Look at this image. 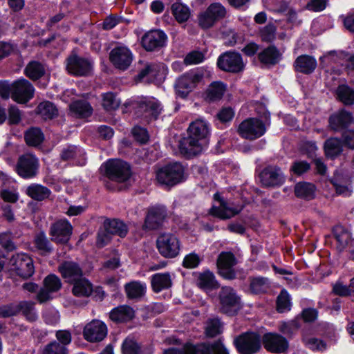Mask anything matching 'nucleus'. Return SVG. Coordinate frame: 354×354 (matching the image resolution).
I'll return each instance as SVG.
<instances>
[{
	"instance_id": "1",
	"label": "nucleus",
	"mask_w": 354,
	"mask_h": 354,
	"mask_svg": "<svg viewBox=\"0 0 354 354\" xmlns=\"http://www.w3.org/2000/svg\"><path fill=\"white\" fill-rule=\"evenodd\" d=\"M188 136L179 144L180 153L187 158L201 153L206 145V138L209 134V124L202 119L192 122L187 129Z\"/></svg>"
},
{
	"instance_id": "2",
	"label": "nucleus",
	"mask_w": 354,
	"mask_h": 354,
	"mask_svg": "<svg viewBox=\"0 0 354 354\" xmlns=\"http://www.w3.org/2000/svg\"><path fill=\"white\" fill-rule=\"evenodd\" d=\"M64 64L66 73L75 77H87L91 76L94 71L93 61L79 55L76 48L69 53Z\"/></svg>"
},
{
	"instance_id": "3",
	"label": "nucleus",
	"mask_w": 354,
	"mask_h": 354,
	"mask_svg": "<svg viewBox=\"0 0 354 354\" xmlns=\"http://www.w3.org/2000/svg\"><path fill=\"white\" fill-rule=\"evenodd\" d=\"M216 66L221 71L239 75L245 68L241 54L234 50L222 53L217 58Z\"/></svg>"
},
{
	"instance_id": "4",
	"label": "nucleus",
	"mask_w": 354,
	"mask_h": 354,
	"mask_svg": "<svg viewBox=\"0 0 354 354\" xmlns=\"http://www.w3.org/2000/svg\"><path fill=\"white\" fill-rule=\"evenodd\" d=\"M219 312L234 316L241 310V300L236 292L230 286H223L218 292Z\"/></svg>"
},
{
	"instance_id": "5",
	"label": "nucleus",
	"mask_w": 354,
	"mask_h": 354,
	"mask_svg": "<svg viewBox=\"0 0 354 354\" xmlns=\"http://www.w3.org/2000/svg\"><path fill=\"white\" fill-rule=\"evenodd\" d=\"M156 179L160 184L174 186L185 179V169L178 162L169 164L157 171Z\"/></svg>"
},
{
	"instance_id": "6",
	"label": "nucleus",
	"mask_w": 354,
	"mask_h": 354,
	"mask_svg": "<svg viewBox=\"0 0 354 354\" xmlns=\"http://www.w3.org/2000/svg\"><path fill=\"white\" fill-rule=\"evenodd\" d=\"M226 14V8L221 3H212L204 12L198 15V25L203 30L209 29L224 19Z\"/></svg>"
},
{
	"instance_id": "7",
	"label": "nucleus",
	"mask_w": 354,
	"mask_h": 354,
	"mask_svg": "<svg viewBox=\"0 0 354 354\" xmlns=\"http://www.w3.org/2000/svg\"><path fill=\"white\" fill-rule=\"evenodd\" d=\"M104 166L106 176L111 180L124 183L131 176L129 165L121 160H109Z\"/></svg>"
},
{
	"instance_id": "8",
	"label": "nucleus",
	"mask_w": 354,
	"mask_h": 354,
	"mask_svg": "<svg viewBox=\"0 0 354 354\" xmlns=\"http://www.w3.org/2000/svg\"><path fill=\"white\" fill-rule=\"evenodd\" d=\"M234 343L241 354H254L261 348L260 336L252 332H247L236 337Z\"/></svg>"
},
{
	"instance_id": "9",
	"label": "nucleus",
	"mask_w": 354,
	"mask_h": 354,
	"mask_svg": "<svg viewBox=\"0 0 354 354\" xmlns=\"http://www.w3.org/2000/svg\"><path fill=\"white\" fill-rule=\"evenodd\" d=\"M167 35L162 30L154 29L145 32L141 37L142 47L147 52L159 50L167 46Z\"/></svg>"
},
{
	"instance_id": "10",
	"label": "nucleus",
	"mask_w": 354,
	"mask_h": 354,
	"mask_svg": "<svg viewBox=\"0 0 354 354\" xmlns=\"http://www.w3.org/2000/svg\"><path fill=\"white\" fill-rule=\"evenodd\" d=\"M156 245L160 254L167 258L176 257L180 252V242L173 234L163 233L156 241Z\"/></svg>"
},
{
	"instance_id": "11",
	"label": "nucleus",
	"mask_w": 354,
	"mask_h": 354,
	"mask_svg": "<svg viewBox=\"0 0 354 354\" xmlns=\"http://www.w3.org/2000/svg\"><path fill=\"white\" fill-rule=\"evenodd\" d=\"M205 73V71L200 68L185 73L177 79L174 88H192L198 85H205V79H207Z\"/></svg>"
},
{
	"instance_id": "12",
	"label": "nucleus",
	"mask_w": 354,
	"mask_h": 354,
	"mask_svg": "<svg viewBox=\"0 0 354 354\" xmlns=\"http://www.w3.org/2000/svg\"><path fill=\"white\" fill-rule=\"evenodd\" d=\"M39 167V160L35 155L25 153L19 158L16 171L23 178H32L37 176Z\"/></svg>"
},
{
	"instance_id": "13",
	"label": "nucleus",
	"mask_w": 354,
	"mask_h": 354,
	"mask_svg": "<svg viewBox=\"0 0 354 354\" xmlns=\"http://www.w3.org/2000/svg\"><path fill=\"white\" fill-rule=\"evenodd\" d=\"M238 131L243 138L252 140L261 137L266 133V128L261 120L248 118L239 124Z\"/></svg>"
},
{
	"instance_id": "14",
	"label": "nucleus",
	"mask_w": 354,
	"mask_h": 354,
	"mask_svg": "<svg viewBox=\"0 0 354 354\" xmlns=\"http://www.w3.org/2000/svg\"><path fill=\"white\" fill-rule=\"evenodd\" d=\"M133 53L126 46H116L109 53V61L113 66L120 71H126L133 61Z\"/></svg>"
},
{
	"instance_id": "15",
	"label": "nucleus",
	"mask_w": 354,
	"mask_h": 354,
	"mask_svg": "<svg viewBox=\"0 0 354 354\" xmlns=\"http://www.w3.org/2000/svg\"><path fill=\"white\" fill-rule=\"evenodd\" d=\"M136 114L149 120H156L160 114L162 106L154 97H145L136 102Z\"/></svg>"
},
{
	"instance_id": "16",
	"label": "nucleus",
	"mask_w": 354,
	"mask_h": 354,
	"mask_svg": "<svg viewBox=\"0 0 354 354\" xmlns=\"http://www.w3.org/2000/svg\"><path fill=\"white\" fill-rule=\"evenodd\" d=\"M12 269L17 275L28 279L35 272L33 260L26 254H17L10 259Z\"/></svg>"
},
{
	"instance_id": "17",
	"label": "nucleus",
	"mask_w": 354,
	"mask_h": 354,
	"mask_svg": "<svg viewBox=\"0 0 354 354\" xmlns=\"http://www.w3.org/2000/svg\"><path fill=\"white\" fill-rule=\"evenodd\" d=\"M72 232L71 224L66 219H60L51 224L49 234L52 241L64 244L70 240Z\"/></svg>"
},
{
	"instance_id": "18",
	"label": "nucleus",
	"mask_w": 354,
	"mask_h": 354,
	"mask_svg": "<svg viewBox=\"0 0 354 354\" xmlns=\"http://www.w3.org/2000/svg\"><path fill=\"white\" fill-rule=\"evenodd\" d=\"M106 324L98 319H93L88 323L83 330V335L90 342H98L103 340L107 335Z\"/></svg>"
},
{
	"instance_id": "19",
	"label": "nucleus",
	"mask_w": 354,
	"mask_h": 354,
	"mask_svg": "<svg viewBox=\"0 0 354 354\" xmlns=\"http://www.w3.org/2000/svg\"><path fill=\"white\" fill-rule=\"evenodd\" d=\"M236 263L234 255L232 252H223L217 259V267L219 274L225 279H235L236 273L233 266Z\"/></svg>"
},
{
	"instance_id": "20",
	"label": "nucleus",
	"mask_w": 354,
	"mask_h": 354,
	"mask_svg": "<svg viewBox=\"0 0 354 354\" xmlns=\"http://www.w3.org/2000/svg\"><path fill=\"white\" fill-rule=\"evenodd\" d=\"M261 183L263 187H277L285 181V176L281 169L277 166H268L259 174Z\"/></svg>"
},
{
	"instance_id": "21",
	"label": "nucleus",
	"mask_w": 354,
	"mask_h": 354,
	"mask_svg": "<svg viewBox=\"0 0 354 354\" xmlns=\"http://www.w3.org/2000/svg\"><path fill=\"white\" fill-rule=\"evenodd\" d=\"M44 288H41L37 295L39 303H44L53 298L51 294L59 291L62 288L60 279L55 274H49L46 277L43 281Z\"/></svg>"
},
{
	"instance_id": "22",
	"label": "nucleus",
	"mask_w": 354,
	"mask_h": 354,
	"mask_svg": "<svg viewBox=\"0 0 354 354\" xmlns=\"http://www.w3.org/2000/svg\"><path fill=\"white\" fill-rule=\"evenodd\" d=\"M262 342L268 351L274 353H284L288 348L287 339L277 333H266L263 336Z\"/></svg>"
},
{
	"instance_id": "23",
	"label": "nucleus",
	"mask_w": 354,
	"mask_h": 354,
	"mask_svg": "<svg viewBox=\"0 0 354 354\" xmlns=\"http://www.w3.org/2000/svg\"><path fill=\"white\" fill-rule=\"evenodd\" d=\"M257 57L261 64L271 67L277 65L282 60L283 54L274 44H270L260 51Z\"/></svg>"
},
{
	"instance_id": "24",
	"label": "nucleus",
	"mask_w": 354,
	"mask_h": 354,
	"mask_svg": "<svg viewBox=\"0 0 354 354\" xmlns=\"http://www.w3.org/2000/svg\"><path fill=\"white\" fill-rule=\"evenodd\" d=\"M166 216V209L164 206L151 207L147 214L145 227L148 230H155L159 227Z\"/></svg>"
},
{
	"instance_id": "25",
	"label": "nucleus",
	"mask_w": 354,
	"mask_h": 354,
	"mask_svg": "<svg viewBox=\"0 0 354 354\" xmlns=\"http://www.w3.org/2000/svg\"><path fill=\"white\" fill-rule=\"evenodd\" d=\"M317 62L316 59L309 55H301L298 56L293 64L296 72L306 75L312 74L316 69Z\"/></svg>"
},
{
	"instance_id": "26",
	"label": "nucleus",
	"mask_w": 354,
	"mask_h": 354,
	"mask_svg": "<svg viewBox=\"0 0 354 354\" xmlns=\"http://www.w3.org/2000/svg\"><path fill=\"white\" fill-rule=\"evenodd\" d=\"M59 271L68 283H71L83 276V272L80 266L74 261H64L59 266Z\"/></svg>"
},
{
	"instance_id": "27",
	"label": "nucleus",
	"mask_w": 354,
	"mask_h": 354,
	"mask_svg": "<svg viewBox=\"0 0 354 354\" xmlns=\"http://www.w3.org/2000/svg\"><path fill=\"white\" fill-rule=\"evenodd\" d=\"M122 354H153V349L151 346H141L132 337H127L122 344Z\"/></svg>"
},
{
	"instance_id": "28",
	"label": "nucleus",
	"mask_w": 354,
	"mask_h": 354,
	"mask_svg": "<svg viewBox=\"0 0 354 354\" xmlns=\"http://www.w3.org/2000/svg\"><path fill=\"white\" fill-rule=\"evenodd\" d=\"M241 210L242 207H232L222 201L219 207H212L210 209L209 214L221 219H228L238 214Z\"/></svg>"
},
{
	"instance_id": "29",
	"label": "nucleus",
	"mask_w": 354,
	"mask_h": 354,
	"mask_svg": "<svg viewBox=\"0 0 354 354\" xmlns=\"http://www.w3.org/2000/svg\"><path fill=\"white\" fill-rule=\"evenodd\" d=\"M135 315L134 310L127 305L113 308L109 314L110 319L116 323L127 322L131 320Z\"/></svg>"
},
{
	"instance_id": "30",
	"label": "nucleus",
	"mask_w": 354,
	"mask_h": 354,
	"mask_svg": "<svg viewBox=\"0 0 354 354\" xmlns=\"http://www.w3.org/2000/svg\"><path fill=\"white\" fill-rule=\"evenodd\" d=\"M351 121V114L344 110L334 113L329 118L330 127L335 131H339L346 128Z\"/></svg>"
},
{
	"instance_id": "31",
	"label": "nucleus",
	"mask_w": 354,
	"mask_h": 354,
	"mask_svg": "<svg viewBox=\"0 0 354 354\" xmlns=\"http://www.w3.org/2000/svg\"><path fill=\"white\" fill-rule=\"evenodd\" d=\"M196 283L201 289L205 291L216 289L219 286L215 276L209 270L198 274Z\"/></svg>"
},
{
	"instance_id": "32",
	"label": "nucleus",
	"mask_w": 354,
	"mask_h": 354,
	"mask_svg": "<svg viewBox=\"0 0 354 354\" xmlns=\"http://www.w3.org/2000/svg\"><path fill=\"white\" fill-rule=\"evenodd\" d=\"M71 283L73 285L72 292L77 297H88L93 292L91 283L83 276Z\"/></svg>"
},
{
	"instance_id": "33",
	"label": "nucleus",
	"mask_w": 354,
	"mask_h": 354,
	"mask_svg": "<svg viewBox=\"0 0 354 354\" xmlns=\"http://www.w3.org/2000/svg\"><path fill=\"white\" fill-rule=\"evenodd\" d=\"M151 283L152 288L156 292L169 288L172 285L171 278L169 272L153 274L151 277Z\"/></svg>"
},
{
	"instance_id": "34",
	"label": "nucleus",
	"mask_w": 354,
	"mask_h": 354,
	"mask_svg": "<svg viewBox=\"0 0 354 354\" xmlns=\"http://www.w3.org/2000/svg\"><path fill=\"white\" fill-rule=\"evenodd\" d=\"M50 190L45 186L32 183L26 190V194L32 199L41 201L48 198L50 194Z\"/></svg>"
},
{
	"instance_id": "35",
	"label": "nucleus",
	"mask_w": 354,
	"mask_h": 354,
	"mask_svg": "<svg viewBox=\"0 0 354 354\" xmlns=\"http://www.w3.org/2000/svg\"><path fill=\"white\" fill-rule=\"evenodd\" d=\"M36 113L44 120H52L58 115V110L50 102H41L36 109Z\"/></svg>"
},
{
	"instance_id": "36",
	"label": "nucleus",
	"mask_w": 354,
	"mask_h": 354,
	"mask_svg": "<svg viewBox=\"0 0 354 354\" xmlns=\"http://www.w3.org/2000/svg\"><path fill=\"white\" fill-rule=\"evenodd\" d=\"M349 183V178L347 176H344L339 172H336L331 180V183L335 187L336 192L345 196H348L351 193L348 187Z\"/></svg>"
},
{
	"instance_id": "37",
	"label": "nucleus",
	"mask_w": 354,
	"mask_h": 354,
	"mask_svg": "<svg viewBox=\"0 0 354 354\" xmlns=\"http://www.w3.org/2000/svg\"><path fill=\"white\" fill-rule=\"evenodd\" d=\"M70 109L79 118H86L91 115L93 108L85 100H75L70 104Z\"/></svg>"
},
{
	"instance_id": "38",
	"label": "nucleus",
	"mask_w": 354,
	"mask_h": 354,
	"mask_svg": "<svg viewBox=\"0 0 354 354\" xmlns=\"http://www.w3.org/2000/svg\"><path fill=\"white\" fill-rule=\"evenodd\" d=\"M127 296L129 299H138L144 296L146 285L139 281H131L124 286Z\"/></svg>"
},
{
	"instance_id": "39",
	"label": "nucleus",
	"mask_w": 354,
	"mask_h": 354,
	"mask_svg": "<svg viewBox=\"0 0 354 354\" xmlns=\"http://www.w3.org/2000/svg\"><path fill=\"white\" fill-rule=\"evenodd\" d=\"M334 236L337 242V248L340 252L344 250L351 241V233L342 226L335 227Z\"/></svg>"
},
{
	"instance_id": "40",
	"label": "nucleus",
	"mask_w": 354,
	"mask_h": 354,
	"mask_svg": "<svg viewBox=\"0 0 354 354\" xmlns=\"http://www.w3.org/2000/svg\"><path fill=\"white\" fill-rule=\"evenodd\" d=\"M103 224L106 230L112 235L116 234L120 237H124L128 231L126 225L118 219L106 220Z\"/></svg>"
},
{
	"instance_id": "41",
	"label": "nucleus",
	"mask_w": 354,
	"mask_h": 354,
	"mask_svg": "<svg viewBox=\"0 0 354 354\" xmlns=\"http://www.w3.org/2000/svg\"><path fill=\"white\" fill-rule=\"evenodd\" d=\"M171 11L176 20L180 24L186 22L190 17L189 7L181 3H174L171 7Z\"/></svg>"
},
{
	"instance_id": "42",
	"label": "nucleus",
	"mask_w": 354,
	"mask_h": 354,
	"mask_svg": "<svg viewBox=\"0 0 354 354\" xmlns=\"http://www.w3.org/2000/svg\"><path fill=\"white\" fill-rule=\"evenodd\" d=\"M25 74L32 80H37L45 74V69L38 61H31L25 68Z\"/></svg>"
},
{
	"instance_id": "43",
	"label": "nucleus",
	"mask_w": 354,
	"mask_h": 354,
	"mask_svg": "<svg viewBox=\"0 0 354 354\" xmlns=\"http://www.w3.org/2000/svg\"><path fill=\"white\" fill-rule=\"evenodd\" d=\"M324 151L327 157L334 158L342 151V145L340 140L330 138L324 143Z\"/></svg>"
},
{
	"instance_id": "44",
	"label": "nucleus",
	"mask_w": 354,
	"mask_h": 354,
	"mask_svg": "<svg viewBox=\"0 0 354 354\" xmlns=\"http://www.w3.org/2000/svg\"><path fill=\"white\" fill-rule=\"evenodd\" d=\"M35 302L29 301H22L17 306V313L21 312L26 319L30 322L35 321L37 319V315L35 308Z\"/></svg>"
},
{
	"instance_id": "45",
	"label": "nucleus",
	"mask_w": 354,
	"mask_h": 354,
	"mask_svg": "<svg viewBox=\"0 0 354 354\" xmlns=\"http://www.w3.org/2000/svg\"><path fill=\"white\" fill-rule=\"evenodd\" d=\"M26 143L30 146H38L44 140V134L37 127H32L27 130L24 135Z\"/></svg>"
},
{
	"instance_id": "46",
	"label": "nucleus",
	"mask_w": 354,
	"mask_h": 354,
	"mask_svg": "<svg viewBox=\"0 0 354 354\" xmlns=\"http://www.w3.org/2000/svg\"><path fill=\"white\" fill-rule=\"evenodd\" d=\"M295 193L297 197L312 199L315 195V186L308 183H299L295 187Z\"/></svg>"
},
{
	"instance_id": "47",
	"label": "nucleus",
	"mask_w": 354,
	"mask_h": 354,
	"mask_svg": "<svg viewBox=\"0 0 354 354\" xmlns=\"http://www.w3.org/2000/svg\"><path fill=\"white\" fill-rule=\"evenodd\" d=\"M34 244L42 254H48L53 251V246L44 232L35 235Z\"/></svg>"
},
{
	"instance_id": "48",
	"label": "nucleus",
	"mask_w": 354,
	"mask_h": 354,
	"mask_svg": "<svg viewBox=\"0 0 354 354\" xmlns=\"http://www.w3.org/2000/svg\"><path fill=\"white\" fill-rule=\"evenodd\" d=\"M0 88H34V87L28 80L21 77L13 82L1 80Z\"/></svg>"
},
{
	"instance_id": "49",
	"label": "nucleus",
	"mask_w": 354,
	"mask_h": 354,
	"mask_svg": "<svg viewBox=\"0 0 354 354\" xmlns=\"http://www.w3.org/2000/svg\"><path fill=\"white\" fill-rule=\"evenodd\" d=\"M223 331V324L220 319L212 318L207 319L205 326V334L207 336L214 337L221 333Z\"/></svg>"
},
{
	"instance_id": "50",
	"label": "nucleus",
	"mask_w": 354,
	"mask_h": 354,
	"mask_svg": "<svg viewBox=\"0 0 354 354\" xmlns=\"http://www.w3.org/2000/svg\"><path fill=\"white\" fill-rule=\"evenodd\" d=\"M102 104L106 111L115 110L119 107L120 100L113 92L109 91L102 95Z\"/></svg>"
},
{
	"instance_id": "51",
	"label": "nucleus",
	"mask_w": 354,
	"mask_h": 354,
	"mask_svg": "<svg viewBox=\"0 0 354 354\" xmlns=\"http://www.w3.org/2000/svg\"><path fill=\"white\" fill-rule=\"evenodd\" d=\"M185 351L187 354H212L211 344H187L185 345Z\"/></svg>"
},
{
	"instance_id": "52",
	"label": "nucleus",
	"mask_w": 354,
	"mask_h": 354,
	"mask_svg": "<svg viewBox=\"0 0 354 354\" xmlns=\"http://www.w3.org/2000/svg\"><path fill=\"white\" fill-rule=\"evenodd\" d=\"M269 287L268 279L264 277H257L251 280L250 290L253 293L259 294L266 292Z\"/></svg>"
},
{
	"instance_id": "53",
	"label": "nucleus",
	"mask_w": 354,
	"mask_h": 354,
	"mask_svg": "<svg viewBox=\"0 0 354 354\" xmlns=\"http://www.w3.org/2000/svg\"><path fill=\"white\" fill-rule=\"evenodd\" d=\"M34 95V90H12L11 97L17 103H26Z\"/></svg>"
},
{
	"instance_id": "54",
	"label": "nucleus",
	"mask_w": 354,
	"mask_h": 354,
	"mask_svg": "<svg viewBox=\"0 0 354 354\" xmlns=\"http://www.w3.org/2000/svg\"><path fill=\"white\" fill-rule=\"evenodd\" d=\"M291 303L290 297L286 290H283L277 300V310L279 313H283L290 309Z\"/></svg>"
},
{
	"instance_id": "55",
	"label": "nucleus",
	"mask_w": 354,
	"mask_h": 354,
	"mask_svg": "<svg viewBox=\"0 0 354 354\" xmlns=\"http://www.w3.org/2000/svg\"><path fill=\"white\" fill-rule=\"evenodd\" d=\"M276 27L270 23L260 30V36L263 42L272 43L276 38Z\"/></svg>"
},
{
	"instance_id": "56",
	"label": "nucleus",
	"mask_w": 354,
	"mask_h": 354,
	"mask_svg": "<svg viewBox=\"0 0 354 354\" xmlns=\"http://www.w3.org/2000/svg\"><path fill=\"white\" fill-rule=\"evenodd\" d=\"M205 60V55L199 50H192L187 53L184 58L185 65L198 64Z\"/></svg>"
},
{
	"instance_id": "57",
	"label": "nucleus",
	"mask_w": 354,
	"mask_h": 354,
	"mask_svg": "<svg viewBox=\"0 0 354 354\" xmlns=\"http://www.w3.org/2000/svg\"><path fill=\"white\" fill-rule=\"evenodd\" d=\"M66 348L56 341L48 344L43 349V354H66Z\"/></svg>"
},
{
	"instance_id": "58",
	"label": "nucleus",
	"mask_w": 354,
	"mask_h": 354,
	"mask_svg": "<svg viewBox=\"0 0 354 354\" xmlns=\"http://www.w3.org/2000/svg\"><path fill=\"white\" fill-rule=\"evenodd\" d=\"M337 98L344 104H354V90H337Z\"/></svg>"
},
{
	"instance_id": "59",
	"label": "nucleus",
	"mask_w": 354,
	"mask_h": 354,
	"mask_svg": "<svg viewBox=\"0 0 354 354\" xmlns=\"http://www.w3.org/2000/svg\"><path fill=\"white\" fill-rule=\"evenodd\" d=\"M82 154L81 150L75 146H70L64 149L61 153V158L64 160H69Z\"/></svg>"
},
{
	"instance_id": "60",
	"label": "nucleus",
	"mask_w": 354,
	"mask_h": 354,
	"mask_svg": "<svg viewBox=\"0 0 354 354\" xmlns=\"http://www.w3.org/2000/svg\"><path fill=\"white\" fill-rule=\"evenodd\" d=\"M299 326L297 321L292 320L288 322H283L280 324V331L286 335H292L297 330Z\"/></svg>"
},
{
	"instance_id": "61",
	"label": "nucleus",
	"mask_w": 354,
	"mask_h": 354,
	"mask_svg": "<svg viewBox=\"0 0 354 354\" xmlns=\"http://www.w3.org/2000/svg\"><path fill=\"white\" fill-rule=\"evenodd\" d=\"M304 342L307 346L314 351H323L326 348L325 343L317 338L305 337Z\"/></svg>"
},
{
	"instance_id": "62",
	"label": "nucleus",
	"mask_w": 354,
	"mask_h": 354,
	"mask_svg": "<svg viewBox=\"0 0 354 354\" xmlns=\"http://www.w3.org/2000/svg\"><path fill=\"white\" fill-rule=\"evenodd\" d=\"M121 17L111 15L104 19L102 24V28L105 30H111L121 22Z\"/></svg>"
},
{
	"instance_id": "63",
	"label": "nucleus",
	"mask_w": 354,
	"mask_h": 354,
	"mask_svg": "<svg viewBox=\"0 0 354 354\" xmlns=\"http://www.w3.org/2000/svg\"><path fill=\"white\" fill-rule=\"evenodd\" d=\"M132 134L134 138L140 143H146L149 140L147 130L140 127H135L132 129Z\"/></svg>"
},
{
	"instance_id": "64",
	"label": "nucleus",
	"mask_w": 354,
	"mask_h": 354,
	"mask_svg": "<svg viewBox=\"0 0 354 354\" xmlns=\"http://www.w3.org/2000/svg\"><path fill=\"white\" fill-rule=\"evenodd\" d=\"M21 120V112L15 106H11L8 109V122L10 124H17Z\"/></svg>"
}]
</instances>
